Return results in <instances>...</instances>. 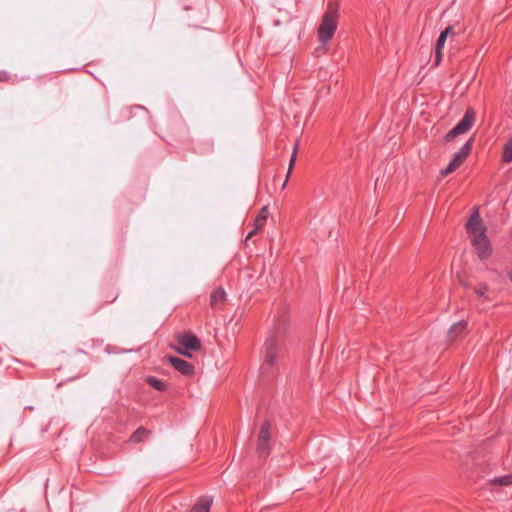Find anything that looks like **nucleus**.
<instances>
[{"instance_id":"9d476101","label":"nucleus","mask_w":512,"mask_h":512,"mask_svg":"<svg viewBox=\"0 0 512 512\" xmlns=\"http://www.w3.org/2000/svg\"><path fill=\"white\" fill-rule=\"evenodd\" d=\"M466 231L472 238L477 235L480 231H485V227L482 225V220L477 209H474L467 224Z\"/></svg>"},{"instance_id":"39448f33","label":"nucleus","mask_w":512,"mask_h":512,"mask_svg":"<svg viewBox=\"0 0 512 512\" xmlns=\"http://www.w3.org/2000/svg\"><path fill=\"white\" fill-rule=\"evenodd\" d=\"M179 348L178 352L184 356L191 357V351H197L201 348V342L197 336L190 333L180 334L177 338Z\"/></svg>"},{"instance_id":"dca6fc26","label":"nucleus","mask_w":512,"mask_h":512,"mask_svg":"<svg viewBox=\"0 0 512 512\" xmlns=\"http://www.w3.org/2000/svg\"><path fill=\"white\" fill-rule=\"evenodd\" d=\"M146 382L157 391H165L167 389L165 382L155 376H148Z\"/></svg>"},{"instance_id":"aec40b11","label":"nucleus","mask_w":512,"mask_h":512,"mask_svg":"<svg viewBox=\"0 0 512 512\" xmlns=\"http://www.w3.org/2000/svg\"><path fill=\"white\" fill-rule=\"evenodd\" d=\"M487 291L488 286L486 284H481L478 288L475 289V293L478 297H485Z\"/></svg>"},{"instance_id":"6e6552de","label":"nucleus","mask_w":512,"mask_h":512,"mask_svg":"<svg viewBox=\"0 0 512 512\" xmlns=\"http://www.w3.org/2000/svg\"><path fill=\"white\" fill-rule=\"evenodd\" d=\"M456 35L452 26L446 27L439 35L435 44V60L434 65L438 66L443 59V49L448 37H454Z\"/></svg>"},{"instance_id":"423d86ee","label":"nucleus","mask_w":512,"mask_h":512,"mask_svg":"<svg viewBox=\"0 0 512 512\" xmlns=\"http://www.w3.org/2000/svg\"><path fill=\"white\" fill-rule=\"evenodd\" d=\"M471 241L480 259H486L491 255V244L485 231H480L471 238Z\"/></svg>"},{"instance_id":"4be33fe9","label":"nucleus","mask_w":512,"mask_h":512,"mask_svg":"<svg viewBox=\"0 0 512 512\" xmlns=\"http://www.w3.org/2000/svg\"><path fill=\"white\" fill-rule=\"evenodd\" d=\"M258 230L259 229H256V227L254 226V228L248 233L246 241L249 240L254 234H256Z\"/></svg>"},{"instance_id":"f3484780","label":"nucleus","mask_w":512,"mask_h":512,"mask_svg":"<svg viewBox=\"0 0 512 512\" xmlns=\"http://www.w3.org/2000/svg\"><path fill=\"white\" fill-rule=\"evenodd\" d=\"M502 162H504V163L512 162V137L504 144L503 154H502Z\"/></svg>"},{"instance_id":"1a4fd4ad","label":"nucleus","mask_w":512,"mask_h":512,"mask_svg":"<svg viewBox=\"0 0 512 512\" xmlns=\"http://www.w3.org/2000/svg\"><path fill=\"white\" fill-rule=\"evenodd\" d=\"M168 362L177 370L179 371L181 374L185 375V376H192L195 372V367L192 363L184 360V359H181V358H178V357H175V356H169L168 357Z\"/></svg>"},{"instance_id":"412c9836","label":"nucleus","mask_w":512,"mask_h":512,"mask_svg":"<svg viewBox=\"0 0 512 512\" xmlns=\"http://www.w3.org/2000/svg\"><path fill=\"white\" fill-rule=\"evenodd\" d=\"M10 79V75L5 71H0V82H6Z\"/></svg>"},{"instance_id":"f257e3e1","label":"nucleus","mask_w":512,"mask_h":512,"mask_svg":"<svg viewBox=\"0 0 512 512\" xmlns=\"http://www.w3.org/2000/svg\"><path fill=\"white\" fill-rule=\"evenodd\" d=\"M287 319L281 316L275 323L264 343L263 363L261 365L262 374H268L277 364L284 350L285 332L287 329Z\"/></svg>"},{"instance_id":"f03ea898","label":"nucleus","mask_w":512,"mask_h":512,"mask_svg":"<svg viewBox=\"0 0 512 512\" xmlns=\"http://www.w3.org/2000/svg\"><path fill=\"white\" fill-rule=\"evenodd\" d=\"M337 24V8L332 3H329L327 11L324 13L321 24L318 28V38L323 45L327 44L332 39L336 31Z\"/></svg>"},{"instance_id":"f8f14e48","label":"nucleus","mask_w":512,"mask_h":512,"mask_svg":"<svg viewBox=\"0 0 512 512\" xmlns=\"http://www.w3.org/2000/svg\"><path fill=\"white\" fill-rule=\"evenodd\" d=\"M467 333V322L459 321L451 326L448 336L452 341L462 339Z\"/></svg>"},{"instance_id":"0eeeda50","label":"nucleus","mask_w":512,"mask_h":512,"mask_svg":"<svg viewBox=\"0 0 512 512\" xmlns=\"http://www.w3.org/2000/svg\"><path fill=\"white\" fill-rule=\"evenodd\" d=\"M270 430L271 425L269 421H264L260 427L258 442H257V451L261 457H266L269 454L270 447Z\"/></svg>"},{"instance_id":"5701e85b","label":"nucleus","mask_w":512,"mask_h":512,"mask_svg":"<svg viewBox=\"0 0 512 512\" xmlns=\"http://www.w3.org/2000/svg\"><path fill=\"white\" fill-rule=\"evenodd\" d=\"M508 277H509L510 281L512 282V270L508 273Z\"/></svg>"},{"instance_id":"20e7f679","label":"nucleus","mask_w":512,"mask_h":512,"mask_svg":"<svg viewBox=\"0 0 512 512\" xmlns=\"http://www.w3.org/2000/svg\"><path fill=\"white\" fill-rule=\"evenodd\" d=\"M473 145V139H469L462 147L461 149L454 155L452 160L449 162L447 167L441 171L442 175L446 176L455 170H457L464 160L469 156L472 150Z\"/></svg>"},{"instance_id":"4468645a","label":"nucleus","mask_w":512,"mask_h":512,"mask_svg":"<svg viewBox=\"0 0 512 512\" xmlns=\"http://www.w3.org/2000/svg\"><path fill=\"white\" fill-rule=\"evenodd\" d=\"M150 435H151L150 430H148L144 427H139L133 434L130 435V442H135V443L143 442V441L147 440Z\"/></svg>"},{"instance_id":"9b49d317","label":"nucleus","mask_w":512,"mask_h":512,"mask_svg":"<svg viewBox=\"0 0 512 512\" xmlns=\"http://www.w3.org/2000/svg\"><path fill=\"white\" fill-rule=\"evenodd\" d=\"M226 292L222 287L214 289L210 294V306L212 309H219L226 301Z\"/></svg>"},{"instance_id":"ddd939ff","label":"nucleus","mask_w":512,"mask_h":512,"mask_svg":"<svg viewBox=\"0 0 512 512\" xmlns=\"http://www.w3.org/2000/svg\"><path fill=\"white\" fill-rule=\"evenodd\" d=\"M212 498L208 496H203L199 498L197 503L192 508V512H209L212 505Z\"/></svg>"},{"instance_id":"7ed1b4c3","label":"nucleus","mask_w":512,"mask_h":512,"mask_svg":"<svg viewBox=\"0 0 512 512\" xmlns=\"http://www.w3.org/2000/svg\"><path fill=\"white\" fill-rule=\"evenodd\" d=\"M475 121V113L472 109H468L463 118L453 127L446 135L447 142L453 141L458 135L464 134L469 131Z\"/></svg>"},{"instance_id":"2eb2a0df","label":"nucleus","mask_w":512,"mask_h":512,"mask_svg":"<svg viewBox=\"0 0 512 512\" xmlns=\"http://www.w3.org/2000/svg\"><path fill=\"white\" fill-rule=\"evenodd\" d=\"M269 212L266 206L262 207L257 217L254 220V226L256 229H262L266 224Z\"/></svg>"},{"instance_id":"6ab92c4d","label":"nucleus","mask_w":512,"mask_h":512,"mask_svg":"<svg viewBox=\"0 0 512 512\" xmlns=\"http://www.w3.org/2000/svg\"><path fill=\"white\" fill-rule=\"evenodd\" d=\"M296 150H297V146L294 147V150H293V153L291 155V158H290V162H289V169H288V173H287V177H286V180L283 184V187H285L286 183H287V180H288V177L290 175V172L295 164V161H296Z\"/></svg>"},{"instance_id":"a211bd4d","label":"nucleus","mask_w":512,"mask_h":512,"mask_svg":"<svg viewBox=\"0 0 512 512\" xmlns=\"http://www.w3.org/2000/svg\"><path fill=\"white\" fill-rule=\"evenodd\" d=\"M491 485L509 486L512 485V474L495 477L490 480Z\"/></svg>"}]
</instances>
